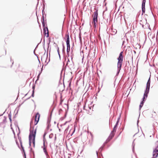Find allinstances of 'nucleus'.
<instances>
[{"instance_id":"1","label":"nucleus","mask_w":158,"mask_h":158,"mask_svg":"<svg viewBox=\"0 0 158 158\" xmlns=\"http://www.w3.org/2000/svg\"><path fill=\"white\" fill-rule=\"evenodd\" d=\"M33 123V122L31 121L30 123V133L29 136V147L31 146V144L32 142L34 147H35V137L36 134V129H35L34 130V127H32L31 125Z\"/></svg>"},{"instance_id":"2","label":"nucleus","mask_w":158,"mask_h":158,"mask_svg":"<svg viewBox=\"0 0 158 158\" xmlns=\"http://www.w3.org/2000/svg\"><path fill=\"white\" fill-rule=\"evenodd\" d=\"M123 52H121L119 54L118 57L117 58L118 60L117 63V71L116 76H118L120 70L123 64Z\"/></svg>"},{"instance_id":"3","label":"nucleus","mask_w":158,"mask_h":158,"mask_svg":"<svg viewBox=\"0 0 158 158\" xmlns=\"http://www.w3.org/2000/svg\"><path fill=\"white\" fill-rule=\"evenodd\" d=\"M17 127L18 128V132L17 133V135L18 136V139L19 140L20 143V145H19V143L17 141V139H15V141L16 144L17 145L18 147V148L19 149H20L21 150V148L22 149V152H23V157H24V158H26V153H25V150L24 149V147H23V145H22V141L21 140V138L20 136H19V135L20 133V129H19V127L18 126H17Z\"/></svg>"},{"instance_id":"4","label":"nucleus","mask_w":158,"mask_h":158,"mask_svg":"<svg viewBox=\"0 0 158 158\" xmlns=\"http://www.w3.org/2000/svg\"><path fill=\"white\" fill-rule=\"evenodd\" d=\"M44 8L42 10L43 16L42 19L41 21L42 26L43 27V32L44 33L45 35H46V34L47 35L46 37H49L48 30L47 26L46 20L45 21H44V18L43 14V12H44Z\"/></svg>"},{"instance_id":"5","label":"nucleus","mask_w":158,"mask_h":158,"mask_svg":"<svg viewBox=\"0 0 158 158\" xmlns=\"http://www.w3.org/2000/svg\"><path fill=\"white\" fill-rule=\"evenodd\" d=\"M114 134H110V136L107 139L106 141L104 143H103L102 146L98 150V152H99L102 155V154H101V152L103 149V148L105 146V144L107 143L111 139H112V138L114 137Z\"/></svg>"},{"instance_id":"6","label":"nucleus","mask_w":158,"mask_h":158,"mask_svg":"<svg viewBox=\"0 0 158 158\" xmlns=\"http://www.w3.org/2000/svg\"><path fill=\"white\" fill-rule=\"evenodd\" d=\"M114 134H110V136L107 139L106 141L104 143H103L102 146L98 150V152H99L102 155V154H101V152L103 149V148L105 146V144L107 143L111 139H112V138L114 137Z\"/></svg>"},{"instance_id":"7","label":"nucleus","mask_w":158,"mask_h":158,"mask_svg":"<svg viewBox=\"0 0 158 158\" xmlns=\"http://www.w3.org/2000/svg\"><path fill=\"white\" fill-rule=\"evenodd\" d=\"M95 11L94 12V15L93 18V23L94 25L95 26L96 23L98 22V9L96 8L95 9Z\"/></svg>"},{"instance_id":"8","label":"nucleus","mask_w":158,"mask_h":158,"mask_svg":"<svg viewBox=\"0 0 158 158\" xmlns=\"http://www.w3.org/2000/svg\"><path fill=\"white\" fill-rule=\"evenodd\" d=\"M40 114L39 113H37L36 114L35 116V124L34 125H36L38 123L39 121L40 118Z\"/></svg>"},{"instance_id":"9","label":"nucleus","mask_w":158,"mask_h":158,"mask_svg":"<svg viewBox=\"0 0 158 158\" xmlns=\"http://www.w3.org/2000/svg\"><path fill=\"white\" fill-rule=\"evenodd\" d=\"M151 83V80L150 77L149 78L146 84V87L145 91L149 92Z\"/></svg>"},{"instance_id":"10","label":"nucleus","mask_w":158,"mask_h":158,"mask_svg":"<svg viewBox=\"0 0 158 158\" xmlns=\"http://www.w3.org/2000/svg\"><path fill=\"white\" fill-rule=\"evenodd\" d=\"M146 3V0H143L142 4V15H143L145 12V4Z\"/></svg>"},{"instance_id":"11","label":"nucleus","mask_w":158,"mask_h":158,"mask_svg":"<svg viewBox=\"0 0 158 158\" xmlns=\"http://www.w3.org/2000/svg\"><path fill=\"white\" fill-rule=\"evenodd\" d=\"M65 37H66V43L67 45H70V41H69V33L66 34L65 35Z\"/></svg>"},{"instance_id":"12","label":"nucleus","mask_w":158,"mask_h":158,"mask_svg":"<svg viewBox=\"0 0 158 158\" xmlns=\"http://www.w3.org/2000/svg\"><path fill=\"white\" fill-rule=\"evenodd\" d=\"M149 93V92L145 90L144 93L143 94V97L142 98V100H144L145 101H146V98L148 97Z\"/></svg>"},{"instance_id":"13","label":"nucleus","mask_w":158,"mask_h":158,"mask_svg":"<svg viewBox=\"0 0 158 158\" xmlns=\"http://www.w3.org/2000/svg\"><path fill=\"white\" fill-rule=\"evenodd\" d=\"M4 119H3V122L0 123V127H2L3 128L5 127L4 123L6 122V118L4 117Z\"/></svg>"},{"instance_id":"14","label":"nucleus","mask_w":158,"mask_h":158,"mask_svg":"<svg viewBox=\"0 0 158 158\" xmlns=\"http://www.w3.org/2000/svg\"><path fill=\"white\" fill-rule=\"evenodd\" d=\"M44 146V147L43 148V151H44V152L45 155L46 156L47 158H50V156H49V155H48V152H47V150H46V148L45 147V146Z\"/></svg>"},{"instance_id":"15","label":"nucleus","mask_w":158,"mask_h":158,"mask_svg":"<svg viewBox=\"0 0 158 158\" xmlns=\"http://www.w3.org/2000/svg\"><path fill=\"white\" fill-rule=\"evenodd\" d=\"M47 133V132L46 131H45L43 135V140H44V143H43V145L44 146H45V142H44V140H45V136L46 134Z\"/></svg>"},{"instance_id":"16","label":"nucleus","mask_w":158,"mask_h":158,"mask_svg":"<svg viewBox=\"0 0 158 158\" xmlns=\"http://www.w3.org/2000/svg\"><path fill=\"white\" fill-rule=\"evenodd\" d=\"M50 43V41H49V43H48V48L47 49V56H46V60H45V62H47V59L48 56V50Z\"/></svg>"},{"instance_id":"17","label":"nucleus","mask_w":158,"mask_h":158,"mask_svg":"<svg viewBox=\"0 0 158 158\" xmlns=\"http://www.w3.org/2000/svg\"><path fill=\"white\" fill-rule=\"evenodd\" d=\"M117 127H116L115 126H114L113 130L111 131L110 134L113 133V134H115L114 133H115L116 132V129H117Z\"/></svg>"},{"instance_id":"18","label":"nucleus","mask_w":158,"mask_h":158,"mask_svg":"<svg viewBox=\"0 0 158 158\" xmlns=\"http://www.w3.org/2000/svg\"><path fill=\"white\" fill-rule=\"evenodd\" d=\"M70 50V46L67 45V54L69 53Z\"/></svg>"},{"instance_id":"19","label":"nucleus","mask_w":158,"mask_h":158,"mask_svg":"<svg viewBox=\"0 0 158 158\" xmlns=\"http://www.w3.org/2000/svg\"><path fill=\"white\" fill-rule=\"evenodd\" d=\"M42 67H43V66H42ZM42 70H43V67H42V68H41V72L40 73H39V74H38V75L37 76V79L36 80V81L35 82H36V81H38V80H39V77H40V74L41 73V72H42Z\"/></svg>"},{"instance_id":"20","label":"nucleus","mask_w":158,"mask_h":158,"mask_svg":"<svg viewBox=\"0 0 158 158\" xmlns=\"http://www.w3.org/2000/svg\"><path fill=\"white\" fill-rule=\"evenodd\" d=\"M57 52L58 53V55L59 56L60 59V52H59V47L58 46H57Z\"/></svg>"},{"instance_id":"21","label":"nucleus","mask_w":158,"mask_h":158,"mask_svg":"<svg viewBox=\"0 0 158 158\" xmlns=\"http://www.w3.org/2000/svg\"><path fill=\"white\" fill-rule=\"evenodd\" d=\"M34 90H33L32 92V94H31V96H30V97H29V98H27V99H29L31 97H34Z\"/></svg>"},{"instance_id":"22","label":"nucleus","mask_w":158,"mask_h":158,"mask_svg":"<svg viewBox=\"0 0 158 158\" xmlns=\"http://www.w3.org/2000/svg\"><path fill=\"white\" fill-rule=\"evenodd\" d=\"M62 46H63L62 51L63 52H65V47H64V46L63 43L62 44Z\"/></svg>"},{"instance_id":"23","label":"nucleus","mask_w":158,"mask_h":158,"mask_svg":"<svg viewBox=\"0 0 158 158\" xmlns=\"http://www.w3.org/2000/svg\"><path fill=\"white\" fill-rule=\"evenodd\" d=\"M8 117H9L10 121V122H11V114L10 113L9 114H8Z\"/></svg>"},{"instance_id":"24","label":"nucleus","mask_w":158,"mask_h":158,"mask_svg":"<svg viewBox=\"0 0 158 158\" xmlns=\"http://www.w3.org/2000/svg\"><path fill=\"white\" fill-rule=\"evenodd\" d=\"M69 126H68L65 129L64 131V133H67L69 129Z\"/></svg>"},{"instance_id":"25","label":"nucleus","mask_w":158,"mask_h":158,"mask_svg":"<svg viewBox=\"0 0 158 158\" xmlns=\"http://www.w3.org/2000/svg\"><path fill=\"white\" fill-rule=\"evenodd\" d=\"M50 51H49V58L48 61L47 62L46 64V65H47L48 64V62H49L50 61Z\"/></svg>"},{"instance_id":"26","label":"nucleus","mask_w":158,"mask_h":158,"mask_svg":"<svg viewBox=\"0 0 158 158\" xmlns=\"http://www.w3.org/2000/svg\"><path fill=\"white\" fill-rule=\"evenodd\" d=\"M132 146H133V147H132V151H133V152H134V146H135V144L134 143V142H133Z\"/></svg>"},{"instance_id":"27","label":"nucleus","mask_w":158,"mask_h":158,"mask_svg":"<svg viewBox=\"0 0 158 158\" xmlns=\"http://www.w3.org/2000/svg\"><path fill=\"white\" fill-rule=\"evenodd\" d=\"M38 45H37V46H36V48H35V49H36V48H37V46H38ZM35 49L34 50V55H35V56H36L37 57V58H38V55H37V54H35Z\"/></svg>"},{"instance_id":"28","label":"nucleus","mask_w":158,"mask_h":158,"mask_svg":"<svg viewBox=\"0 0 158 158\" xmlns=\"http://www.w3.org/2000/svg\"><path fill=\"white\" fill-rule=\"evenodd\" d=\"M143 104H141V103H140V105L139 106V110H140L141 109V108L142 107V106H143Z\"/></svg>"},{"instance_id":"29","label":"nucleus","mask_w":158,"mask_h":158,"mask_svg":"<svg viewBox=\"0 0 158 158\" xmlns=\"http://www.w3.org/2000/svg\"><path fill=\"white\" fill-rule=\"evenodd\" d=\"M118 122H119L118 121H117V122H116V124H115V125H114V126L117 127V126L118 125Z\"/></svg>"},{"instance_id":"30","label":"nucleus","mask_w":158,"mask_h":158,"mask_svg":"<svg viewBox=\"0 0 158 158\" xmlns=\"http://www.w3.org/2000/svg\"><path fill=\"white\" fill-rule=\"evenodd\" d=\"M118 122H119L118 121H117V122H116V124H115V125H114V126L117 127V126L118 125Z\"/></svg>"},{"instance_id":"31","label":"nucleus","mask_w":158,"mask_h":158,"mask_svg":"<svg viewBox=\"0 0 158 158\" xmlns=\"http://www.w3.org/2000/svg\"><path fill=\"white\" fill-rule=\"evenodd\" d=\"M70 62L69 60V59H68V60L67 62V63L66 64V66H67L68 64V63Z\"/></svg>"},{"instance_id":"32","label":"nucleus","mask_w":158,"mask_h":158,"mask_svg":"<svg viewBox=\"0 0 158 158\" xmlns=\"http://www.w3.org/2000/svg\"><path fill=\"white\" fill-rule=\"evenodd\" d=\"M11 129L12 130V131L13 133L14 134V138L15 139V132L14 131V130L12 129V128H11Z\"/></svg>"},{"instance_id":"33","label":"nucleus","mask_w":158,"mask_h":158,"mask_svg":"<svg viewBox=\"0 0 158 158\" xmlns=\"http://www.w3.org/2000/svg\"><path fill=\"white\" fill-rule=\"evenodd\" d=\"M44 42H45V40H44V45L43 46V48H44V49L45 50V52H46L45 48V47H44ZM45 53H44V55L45 54Z\"/></svg>"},{"instance_id":"34","label":"nucleus","mask_w":158,"mask_h":158,"mask_svg":"<svg viewBox=\"0 0 158 158\" xmlns=\"http://www.w3.org/2000/svg\"><path fill=\"white\" fill-rule=\"evenodd\" d=\"M71 60H73V57H72V56H73V54H72V52H71ZM72 62H73V61H72Z\"/></svg>"},{"instance_id":"35","label":"nucleus","mask_w":158,"mask_h":158,"mask_svg":"<svg viewBox=\"0 0 158 158\" xmlns=\"http://www.w3.org/2000/svg\"><path fill=\"white\" fill-rule=\"evenodd\" d=\"M50 124H48V126H47V129L48 130V129H49V127L50 126Z\"/></svg>"},{"instance_id":"36","label":"nucleus","mask_w":158,"mask_h":158,"mask_svg":"<svg viewBox=\"0 0 158 158\" xmlns=\"http://www.w3.org/2000/svg\"><path fill=\"white\" fill-rule=\"evenodd\" d=\"M145 102V101H144V100H142V101L140 103L142 104H143Z\"/></svg>"},{"instance_id":"37","label":"nucleus","mask_w":158,"mask_h":158,"mask_svg":"<svg viewBox=\"0 0 158 158\" xmlns=\"http://www.w3.org/2000/svg\"><path fill=\"white\" fill-rule=\"evenodd\" d=\"M62 111V109H60L59 110V114H60V113Z\"/></svg>"},{"instance_id":"38","label":"nucleus","mask_w":158,"mask_h":158,"mask_svg":"<svg viewBox=\"0 0 158 158\" xmlns=\"http://www.w3.org/2000/svg\"><path fill=\"white\" fill-rule=\"evenodd\" d=\"M50 120H48L47 121V124H50Z\"/></svg>"},{"instance_id":"39","label":"nucleus","mask_w":158,"mask_h":158,"mask_svg":"<svg viewBox=\"0 0 158 158\" xmlns=\"http://www.w3.org/2000/svg\"><path fill=\"white\" fill-rule=\"evenodd\" d=\"M35 86H33L32 88L33 89V90H34V89H35Z\"/></svg>"},{"instance_id":"40","label":"nucleus","mask_w":158,"mask_h":158,"mask_svg":"<svg viewBox=\"0 0 158 158\" xmlns=\"http://www.w3.org/2000/svg\"><path fill=\"white\" fill-rule=\"evenodd\" d=\"M120 115L119 116V118H118V119H117V121H118V122L119 121V120L120 119Z\"/></svg>"},{"instance_id":"41","label":"nucleus","mask_w":158,"mask_h":158,"mask_svg":"<svg viewBox=\"0 0 158 158\" xmlns=\"http://www.w3.org/2000/svg\"><path fill=\"white\" fill-rule=\"evenodd\" d=\"M75 129H74V130H73V132H72L71 135H72L73 134V133L74 132H75Z\"/></svg>"},{"instance_id":"42","label":"nucleus","mask_w":158,"mask_h":158,"mask_svg":"<svg viewBox=\"0 0 158 158\" xmlns=\"http://www.w3.org/2000/svg\"><path fill=\"white\" fill-rule=\"evenodd\" d=\"M67 56H68V57H69V53H68V54H67Z\"/></svg>"},{"instance_id":"43","label":"nucleus","mask_w":158,"mask_h":158,"mask_svg":"<svg viewBox=\"0 0 158 158\" xmlns=\"http://www.w3.org/2000/svg\"><path fill=\"white\" fill-rule=\"evenodd\" d=\"M85 105L84 106H83V109H84V110H85Z\"/></svg>"},{"instance_id":"44","label":"nucleus","mask_w":158,"mask_h":158,"mask_svg":"<svg viewBox=\"0 0 158 158\" xmlns=\"http://www.w3.org/2000/svg\"><path fill=\"white\" fill-rule=\"evenodd\" d=\"M79 38L80 40H81V37L80 35L79 36Z\"/></svg>"},{"instance_id":"45","label":"nucleus","mask_w":158,"mask_h":158,"mask_svg":"<svg viewBox=\"0 0 158 158\" xmlns=\"http://www.w3.org/2000/svg\"><path fill=\"white\" fill-rule=\"evenodd\" d=\"M96 152V154H97V156H98V152L97 151Z\"/></svg>"},{"instance_id":"46","label":"nucleus","mask_w":158,"mask_h":158,"mask_svg":"<svg viewBox=\"0 0 158 158\" xmlns=\"http://www.w3.org/2000/svg\"><path fill=\"white\" fill-rule=\"evenodd\" d=\"M133 52H134V53L135 54L136 53V51H135L134 50Z\"/></svg>"},{"instance_id":"47","label":"nucleus","mask_w":158,"mask_h":158,"mask_svg":"<svg viewBox=\"0 0 158 158\" xmlns=\"http://www.w3.org/2000/svg\"><path fill=\"white\" fill-rule=\"evenodd\" d=\"M67 123V122H65V123H64V125H65V124H66V123Z\"/></svg>"},{"instance_id":"48","label":"nucleus","mask_w":158,"mask_h":158,"mask_svg":"<svg viewBox=\"0 0 158 158\" xmlns=\"http://www.w3.org/2000/svg\"><path fill=\"white\" fill-rule=\"evenodd\" d=\"M67 123V122H65V123H64V125H65V124H66V123Z\"/></svg>"},{"instance_id":"49","label":"nucleus","mask_w":158,"mask_h":158,"mask_svg":"<svg viewBox=\"0 0 158 158\" xmlns=\"http://www.w3.org/2000/svg\"><path fill=\"white\" fill-rule=\"evenodd\" d=\"M5 111L3 113V114H2L1 115H0V116H2L3 115V114L5 113Z\"/></svg>"},{"instance_id":"50","label":"nucleus","mask_w":158,"mask_h":158,"mask_svg":"<svg viewBox=\"0 0 158 158\" xmlns=\"http://www.w3.org/2000/svg\"><path fill=\"white\" fill-rule=\"evenodd\" d=\"M139 122V120H138L137 121V125H138V123Z\"/></svg>"},{"instance_id":"51","label":"nucleus","mask_w":158,"mask_h":158,"mask_svg":"<svg viewBox=\"0 0 158 158\" xmlns=\"http://www.w3.org/2000/svg\"><path fill=\"white\" fill-rule=\"evenodd\" d=\"M50 135H49V138H52V137H51V136H50Z\"/></svg>"},{"instance_id":"52","label":"nucleus","mask_w":158,"mask_h":158,"mask_svg":"<svg viewBox=\"0 0 158 158\" xmlns=\"http://www.w3.org/2000/svg\"><path fill=\"white\" fill-rule=\"evenodd\" d=\"M60 119H61V120H63V118H62H62H60Z\"/></svg>"},{"instance_id":"53","label":"nucleus","mask_w":158,"mask_h":158,"mask_svg":"<svg viewBox=\"0 0 158 158\" xmlns=\"http://www.w3.org/2000/svg\"><path fill=\"white\" fill-rule=\"evenodd\" d=\"M71 85V83L70 82L69 84V85L70 86Z\"/></svg>"},{"instance_id":"54","label":"nucleus","mask_w":158,"mask_h":158,"mask_svg":"<svg viewBox=\"0 0 158 158\" xmlns=\"http://www.w3.org/2000/svg\"><path fill=\"white\" fill-rule=\"evenodd\" d=\"M116 32H117V31H116V32H115L114 34H115L116 33Z\"/></svg>"},{"instance_id":"55","label":"nucleus","mask_w":158,"mask_h":158,"mask_svg":"<svg viewBox=\"0 0 158 158\" xmlns=\"http://www.w3.org/2000/svg\"><path fill=\"white\" fill-rule=\"evenodd\" d=\"M66 114H65V117H66Z\"/></svg>"},{"instance_id":"56","label":"nucleus","mask_w":158,"mask_h":158,"mask_svg":"<svg viewBox=\"0 0 158 158\" xmlns=\"http://www.w3.org/2000/svg\"><path fill=\"white\" fill-rule=\"evenodd\" d=\"M32 149V148H30V150H31Z\"/></svg>"},{"instance_id":"57","label":"nucleus","mask_w":158,"mask_h":158,"mask_svg":"<svg viewBox=\"0 0 158 158\" xmlns=\"http://www.w3.org/2000/svg\"><path fill=\"white\" fill-rule=\"evenodd\" d=\"M27 94H25V96H26L27 95Z\"/></svg>"},{"instance_id":"58","label":"nucleus","mask_w":158,"mask_h":158,"mask_svg":"<svg viewBox=\"0 0 158 158\" xmlns=\"http://www.w3.org/2000/svg\"><path fill=\"white\" fill-rule=\"evenodd\" d=\"M133 59V56H132V60Z\"/></svg>"},{"instance_id":"59","label":"nucleus","mask_w":158,"mask_h":158,"mask_svg":"<svg viewBox=\"0 0 158 158\" xmlns=\"http://www.w3.org/2000/svg\"><path fill=\"white\" fill-rule=\"evenodd\" d=\"M149 29H150V30H151V29L150 28H149Z\"/></svg>"},{"instance_id":"60","label":"nucleus","mask_w":158,"mask_h":158,"mask_svg":"<svg viewBox=\"0 0 158 158\" xmlns=\"http://www.w3.org/2000/svg\"><path fill=\"white\" fill-rule=\"evenodd\" d=\"M59 131H60V129H59Z\"/></svg>"},{"instance_id":"61","label":"nucleus","mask_w":158,"mask_h":158,"mask_svg":"<svg viewBox=\"0 0 158 158\" xmlns=\"http://www.w3.org/2000/svg\"><path fill=\"white\" fill-rule=\"evenodd\" d=\"M5 53H6V50L5 51Z\"/></svg>"},{"instance_id":"62","label":"nucleus","mask_w":158,"mask_h":158,"mask_svg":"<svg viewBox=\"0 0 158 158\" xmlns=\"http://www.w3.org/2000/svg\"><path fill=\"white\" fill-rule=\"evenodd\" d=\"M13 62H14L13 61V63H12V64H13Z\"/></svg>"}]
</instances>
